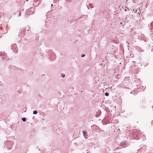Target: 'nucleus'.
<instances>
[{
    "instance_id": "nucleus-7",
    "label": "nucleus",
    "mask_w": 153,
    "mask_h": 153,
    "mask_svg": "<svg viewBox=\"0 0 153 153\" xmlns=\"http://www.w3.org/2000/svg\"><path fill=\"white\" fill-rule=\"evenodd\" d=\"M85 56V55L83 54L82 56V57H83Z\"/></svg>"
},
{
    "instance_id": "nucleus-1",
    "label": "nucleus",
    "mask_w": 153,
    "mask_h": 153,
    "mask_svg": "<svg viewBox=\"0 0 153 153\" xmlns=\"http://www.w3.org/2000/svg\"><path fill=\"white\" fill-rule=\"evenodd\" d=\"M83 135L84 136V137L85 138H87V133L85 132L84 131H83Z\"/></svg>"
},
{
    "instance_id": "nucleus-3",
    "label": "nucleus",
    "mask_w": 153,
    "mask_h": 153,
    "mask_svg": "<svg viewBox=\"0 0 153 153\" xmlns=\"http://www.w3.org/2000/svg\"><path fill=\"white\" fill-rule=\"evenodd\" d=\"M37 113V111L36 110L33 111V114H36Z\"/></svg>"
},
{
    "instance_id": "nucleus-4",
    "label": "nucleus",
    "mask_w": 153,
    "mask_h": 153,
    "mask_svg": "<svg viewBox=\"0 0 153 153\" xmlns=\"http://www.w3.org/2000/svg\"><path fill=\"white\" fill-rule=\"evenodd\" d=\"M22 120L23 121L25 122L26 121V119L25 118H22Z\"/></svg>"
},
{
    "instance_id": "nucleus-5",
    "label": "nucleus",
    "mask_w": 153,
    "mask_h": 153,
    "mask_svg": "<svg viewBox=\"0 0 153 153\" xmlns=\"http://www.w3.org/2000/svg\"><path fill=\"white\" fill-rule=\"evenodd\" d=\"M105 95L106 96H108L109 95V94L107 92H106L105 93Z\"/></svg>"
},
{
    "instance_id": "nucleus-2",
    "label": "nucleus",
    "mask_w": 153,
    "mask_h": 153,
    "mask_svg": "<svg viewBox=\"0 0 153 153\" xmlns=\"http://www.w3.org/2000/svg\"><path fill=\"white\" fill-rule=\"evenodd\" d=\"M150 27L151 28H153V22H152L150 25Z\"/></svg>"
},
{
    "instance_id": "nucleus-6",
    "label": "nucleus",
    "mask_w": 153,
    "mask_h": 153,
    "mask_svg": "<svg viewBox=\"0 0 153 153\" xmlns=\"http://www.w3.org/2000/svg\"><path fill=\"white\" fill-rule=\"evenodd\" d=\"M65 75H62V76L63 77H65Z\"/></svg>"
}]
</instances>
